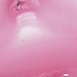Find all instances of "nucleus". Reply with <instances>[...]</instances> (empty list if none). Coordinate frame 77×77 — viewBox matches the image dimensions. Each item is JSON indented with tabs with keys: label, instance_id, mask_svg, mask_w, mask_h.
I'll list each match as a JSON object with an SVG mask.
<instances>
[{
	"label": "nucleus",
	"instance_id": "nucleus-1",
	"mask_svg": "<svg viewBox=\"0 0 77 77\" xmlns=\"http://www.w3.org/2000/svg\"><path fill=\"white\" fill-rule=\"evenodd\" d=\"M20 4H21V2H19L17 4V6H18Z\"/></svg>",
	"mask_w": 77,
	"mask_h": 77
},
{
	"label": "nucleus",
	"instance_id": "nucleus-2",
	"mask_svg": "<svg viewBox=\"0 0 77 77\" xmlns=\"http://www.w3.org/2000/svg\"><path fill=\"white\" fill-rule=\"evenodd\" d=\"M17 9V10H20V9H19V8H18Z\"/></svg>",
	"mask_w": 77,
	"mask_h": 77
}]
</instances>
